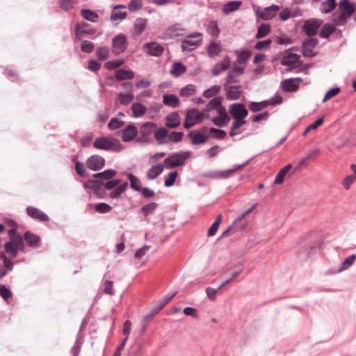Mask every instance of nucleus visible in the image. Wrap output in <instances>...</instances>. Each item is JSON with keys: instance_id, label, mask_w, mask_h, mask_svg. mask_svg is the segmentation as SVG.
Returning <instances> with one entry per match:
<instances>
[{"instance_id": "nucleus-20", "label": "nucleus", "mask_w": 356, "mask_h": 356, "mask_svg": "<svg viewBox=\"0 0 356 356\" xmlns=\"http://www.w3.org/2000/svg\"><path fill=\"white\" fill-rule=\"evenodd\" d=\"M134 99V96L133 92L128 93H119L117 96V99L115 101V105H128L130 104Z\"/></svg>"}, {"instance_id": "nucleus-32", "label": "nucleus", "mask_w": 356, "mask_h": 356, "mask_svg": "<svg viewBox=\"0 0 356 356\" xmlns=\"http://www.w3.org/2000/svg\"><path fill=\"white\" fill-rule=\"evenodd\" d=\"M131 109L133 112V115L135 118L143 116L147 112V107L140 103H134L131 105Z\"/></svg>"}, {"instance_id": "nucleus-48", "label": "nucleus", "mask_w": 356, "mask_h": 356, "mask_svg": "<svg viewBox=\"0 0 356 356\" xmlns=\"http://www.w3.org/2000/svg\"><path fill=\"white\" fill-rule=\"evenodd\" d=\"M356 260V255L352 254L348 257H346L344 261L342 262L341 267L339 268V271H343L348 269L350 267Z\"/></svg>"}, {"instance_id": "nucleus-34", "label": "nucleus", "mask_w": 356, "mask_h": 356, "mask_svg": "<svg viewBox=\"0 0 356 356\" xmlns=\"http://www.w3.org/2000/svg\"><path fill=\"white\" fill-rule=\"evenodd\" d=\"M222 50L220 42L216 40L212 41L208 47V53L210 56L215 57L218 56Z\"/></svg>"}, {"instance_id": "nucleus-28", "label": "nucleus", "mask_w": 356, "mask_h": 356, "mask_svg": "<svg viewBox=\"0 0 356 356\" xmlns=\"http://www.w3.org/2000/svg\"><path fill=\"white\" fill-rule=\"evenodd\" d=\"M241 4V1H229L228 3L224 5L222 8V12L223 13L228 15L232 12L237 10L240 8Z\"/></svg>"}, {"instance_id": "nucleus-17", "label": "nucleus", "mask_w": 356, "mask_h": 356, "mask_svg": "<svg viewBox=\"0 0 356 356\" xmlns=\"http://www.w3.org/2000/svg\"><path fill=\"white\" fill-rule=\"evenodd\" d=\"M257 204H254L252 206L251 208H250L249 209H248L244 213H243L241 216H238L237 218V219L232 223V225H230L227 229H225L221 234L220 236V238H225L228 236H229V234L233 232L234 231V226H235V224L238 222V221H241L245 216L249 215L252 211L257 207Z\"/></svg>"}, {"instance_id": "nucleus-18", "label": "nucleus", "mask_w": 356, "mask_h": 356, "mask_svg": "<svg viewBox=\"0 0 356 356\" xmlns=\"http://www.w3.org/2000/svg\"><path fill=\"white\" fill-rule=\"evenodd\" d=\"M230 66V59L229 57H225L222 60L215 65L212 70V74L214 76H217L222 72L227 70Z\"/></svg>"}, {"instance_id": "nucleus-46", "label": "nucleus", "mask_w": 356, "mask_h": 356, "mask_svg": "<svg viewBox=\"0 0 356 356\" xmlns=\"http://www.w3.org/2000/svg\"><path fill=\"white\" fill-rule=\"evenodd\" d=\"M244 68L240 66H234L228 74V81L231 82L232 79L243 73Z\"/></svg>"}, {"instance_id": "nucleus-62", "label": "nucleus", "mask_w": 356, "mask_h": 356, "mask_svg": "<svg viewBox=\"0 0 356 356\" xmlns=\"http://www.w3.org/2000/svg\"><path fill=\"white\" fill-rule=\"evenodd\" d=\"M123 124V122L120 121L118 119L113 118L111 120L108 124V127L111 130H115L120 128Z\"/></svg>"}, {"instance_id": "nucleus-47", "label": "nucleus", "mask_w": 356, "mask_h": 356, "mask_svg": "<svg viewBox=\"0 0 356 356\" xmlns=\"http://www.w3.org/2000/svg\"><path fill=\"white\" fill-rule=\"evenodd\" d=\"M270 31V26L267 24H262L257 30V33L256 34L257 38H261L267 35Z\"/></svg>"}, {"instance_id": "nucleus-13", "label": "nucleus", "mask_w": 356, "mask_h": 356, "mask_svg": "<svg viewBox=\"0 0 356 356\" xmlns=\"http://www.w3.org/2000/svg\"><path fill=\"white\" fill-rule=\"evenodd\" d=\"M277 99L273 102H269L268 101H263L260 102H250L248 107L249 109L252 112L260 111L266 108L270 104H279L282 102V97L280 96L276 97Z\"/></svg>"}, {"instance_id": "nucleus-45", "label": "nucleus", "mask_w": 356, "mask_h": 356, "mask_svg": "<svg viewBox=\"0 0 356 356\" xmlns=\"http://www.w3.org/2000/svg\"><path fill=\"white\" fill-rule=\"evenodd\" d=\"M168 136V131L165 128H159L154 133V138L159 143H165L163 140Z\"/></svg>"}, {"instance_id": "nucleus-3", "label": "nucleus", "mask_w": 356, "mask_h": 356, "mask_svg": "<svg viewBox=\"0 0 356 356\" xmlns=\"http://www.w3.org/2000/svg\"><path fill=\"white\" fill-rule=\"evenodd\" d=\"M23 248L24 241L22 237L12 238L4 245L5 251L10 259L15 258L17 255L18 250H22Z\"/></svg>"}, {"instance_id": "nucleus-27", "label": "nucleus", "mask_w": 356, "mask_h": 356, "mask_svg": "<svg viewBox=\"0 0 356 356\" xmlns=\"http://www.w3.org/2000/svg\"><path fill=\"white\" fill-rule=\"evenodd\" d=\"M24 238L26 243L32 247L38 246L40 241V237L38 235L30 232H25Z\"/></svg>"}, {"instance_id": "nucleus-40", "label": "nucleus", "mask_w": 356, "mask_h": 356, "mask_svg": "<svg viewBox=\"0 0 356 356\" xmlns=\"http://www.w3.org/2000/svg\"><path fill=\"white\" fill-rule=\"evenodd\" d=\"M164 166V163H159L154 166H152L148 171V178H156L163 172Z\"/></svg>"}, {"instance_id": "nucleus-57", "label": "nucleus", "mask_w": 356, "mask_h": 356, "mask_svg": "<svg viewBox=\"0 0 356 356\" xmlns=\"http://www.w3.org/2000/svg\"><path fill=\"white\" fill-rule=\"evenodd\" d=\"M220 90V86H213L210 88L207 89L204 92V96L207 98H210L214 95H216Z\"/></svg>"}, {"instance_id": "nucleus-54", "label": "nucleus", "mask_w": 356, "mask_h": 356, "mask_svg": "<svg viewBox=\"0 0 356 356\" xmlns=\"http://www.w3.org/2000/svg\"><path fill=\"white\" fill-rule=\"evenodd\" d=\"M109 54V49L107 47H99L96 51L97 57L102 60H106Z\"/></svg>"}, {"instance_id": "nucleus-4", "label": "nucleus", "mask_w": 356, "mask_h": 356, "mask_svg": "<svg viewBox=\"0 0 356 356\" xmlns=\"http://www.w3.org/2000/svg\"><path fill=\"white\" fill-rule=\"evenodd\" d=\"M189 156V152H183L171 155L164 160V165L167 168H172L184 164Z\"/></svg>"}, {"instance_id": "nucleus-24", "label": "nucleus", "mask_w": 356, "mask_h": 356, "mask_svg": "<svg viewBox=\"0 0 356 356\" xmlns=\"http://www.w3.org/2000/svg\"><path fill=\"white\" fill-rule=\"evenodd\" d=\"M104 183L102 179H88L84 183L85 187L92 189L99 195V191L102 188Z\"/></svg>"}, {"instance_id": "nucleus-14", "label": "nucleus", "mask_w": 356, "mask_h": 356, "mask_svg": "<svg viewBox=\"0 0 356 356\" xmlns=\"http://www.w3.org/2000/svg\"><path fill=\"white\" fill-rule=\"evenodd\" d=\"M281 64L290 67H298L300 65V56L293 53L287 54L282 58Z\"/></svg>"}, {"instance_id": "nucleus-29", "label": "nucleus", "mask_w": 356, "mask_h": 356, "mask_svg": "<svg viewBox=\"0 0 356 356\" xmlns=\"http://www.w3.org/2000/svg\"><path fill=\"white\" fill-rule=\"evenodd\" d=\"M188 136L191 138L192 143L195 145L204 143L209 137V135L200 132H191Z\"/></svg>"}, {"instance_id": "nucleus-2", "label": "nucleus", "mask_w": 356, "mask_h": 356, "mask_svg": "<svg viewBox=\"0 0 356 356\" xmlns=\"http://www.w3.org/2000/svg\"><path fill=\"white\" fill-rule=\"evenodd\" d=\"M203 35L201 33H193L188 35L181 42V49L184 51H191L197 47L200 46L202 42Z\"/></svg>"}, {"instance_id": "nucleus-33", "label": "nucleus", "mask_w": 356, "mask_h": 356, "mask_svg": "<svg viewBox=\"0 0 356 356\" xmlns=\"http://www.w3.org/2000/svg\"><path fill=\"white\" fill-rule=\"evenodd\" d=\"M207 31L213 37H218L220 33L216 21H210L206 25Z\"/></svg>"}, {"instance_id": "nucleus-31", "label": "nucleus", "mask_w": 356, "mask_h": 356, "mask_svg": "<svg viewBox=\"0 0 356 356\" xmlns=\"http://www.w3.org/2000/svg\"><path fill=\"white\" fill-rule=\"evenodd\" d=\"M241 95V90L239 86H229L227 90V97L229 100L238 99Z\"/></svg>"}, {"instance_id": "nucleus-30", "label": "nucleus", "mask_w": 356, "mask_h": 356, "mask_svg": "<svg viewBox=\"0 0 356 356\" xmlns=\"http://www.w3.org/2000/svg\"><path fill=\"white\" fill-rule=\"evenodd\" d=\"M145 47L149 50V54L154 56H160L163 51V47L156 42L147 43Z\"/></svg>"}, {"instance_id": "nucleus-6", "label": "nucleus", "mask_w": 356, "mask_h": 356, "mask_svg": "<svg viewBox=\"0 0 356 356\" xmlns=\"http://www.w3.org/2000/svg\"><path fill=\"white\" fill-rule=\"evenodd\" d=\"M323 21L317 19H312L305 21L302 30L308 35L313 36L317 33V31L322 25Z\"/></svg>"}, {"instance_id": "nucleus-63", "label": "nucleus", "mask_w": 356, "mask_h": 356, "mask_svg": "<svg viewBox=\"0 0 356 356\" xmlns=\"http://www.w3.org/2000/svg\"><path fill=\"white\" fill-rule=\"evenodd\" d=\"M143 3L141 0H131L128 6V8L131 11H136L142 8Z\"/></svg>"}, {"instance_id": "nucleus-1", "label": "nucleus", "mask_w": 356, "mask_h": 356, "mask_svg": "<svg viewBox=\"0 0 356 356\" xmlns=\"http://www.w3.org/2000/svg\"><path fill=\"white\" fill-rule=\"evenodd\" d=\"M356 8L349 0H341L339 3L338 11L332 15V21L337 26H343L355 12Z\"/></svg>"}, {"instance_id": "nucleus-37", "label": "nucleus", "mask_w": 356, "mask_h": 356, "mask_svg": "<svg viewBox=\"0 0 356 356\" xmlns=\"http://www.w3.org/2000/svg\"><path fill=\"white\" fill-rule=\"evenodd\" d=\"M282 88L286 92L296 91L298 88V84L295 79H287L282 82Z\"/></svg>"}, {"instance_id": "nucleus-8", "label": "nucleus", "mask_w": 356, "mask_h": 356, "mask_svg": "<svg viewBox=\"0 0 356 356\" xmlns=\"http://www.w3.org/2000/svg\"><path fill=\"white\" fill-rule=\"evenodd\" d=\"M318 44V40L310 38L305 40L302 45V54L305 57H312L316 55L315 48Z\"/></svg>"}, {"instance_id": "nucleus-61", "label": "nucleus", "mask_w": 356, "mask_h": 356, "mask_svg": "<svg viewBox=\"0 0 356 356\" xmlns=\"http://www.w3.org/2000/svg\"><path fill=\"white\" fill-rule=\"evenodd\" d=\"M339 92H340L339 88H332L331 90H330L329 91L327 92V93L325 94V95L323 98V102H325L328 101L331 98H332L334 96H336L337 95H338L339 93Z\"/></svg>"}, {"instance_id": "nucleus-42", "label": "nucleus", "mask_w": 356, "mask_h": 356, "mask_svg": "<svg viewBox=\"0 0 356 356\" xmlns=\"http://www.w3.org/2000/svg\"><path fill=\"white\" fill-rule=\"evenodd\" d=\"M222 216L221 214H219L215 220V222L212 224L207 232V236L211 237L216 234L217 232L218 227L222 222Z\"/></svg>"}, {"instance_id": "nucleus-44", "label": "nucleus", "mask_w": 356, "mask_h": 356, "mask_svg": "<svg viewBox=\"0 0 356 356\" xmlns=\"http://www.w3.org/2000/svg\"><path fill=\"white\" fill-rule=\"evenodd\" d=\"M81 15L85 19L92 22H97L99 17L98 15L95 11L87 9L81 10Z\"/></svg>"}, {"instance_id": "nucleus-38", "label": "nucleus", "mask_w": 356, "mask_h": 356, "mask_svg": "<svg viewBox=\"0 0 356 356\" xmlns=\"http://www.w3.org/2000/svg\"><path fill=\"white\" fill-rule=\"evenodd\" d=\"M336 25H333L331 24H325L323 26L320 33L319 36L323 38H328L332 33H334L336 30Z\"/></svg>"}, {"instance_id": "nucleus-25", "label": "nucleus", "mask_w": 356, "mask_h": 356, "mask_svg": "<svg viewBox=\"0 0 356 356\" xmlns=\"http://www.w3.org/2000/svg\"><path fill=\"white\" fill-rule=\"evenodd\" d=\"M134 72L124 69H120L115 72V79L120 81L132 79L134 78Z\"/></svg>"}, {"instance_id": "nucleus-21", "label": "nucleus", "mask_w": 356, "mask_h": 356, "mask_svg": "<svg viewBox=\"0 0 356 356\" xmlns=\"http://www.w3.org/2000/svg\"><path fill=\"white\" fill-rule=\"evenodd\" d=\"M93 145L97 149L108 150L112 149L113 144L106 138L101 137L95 140Z\"/></svg>"}, {"instance_id": "nucleus-12", "label": "nucleus", "mask_w": 356, "mask_h": 356, "mask_svg": "<svg viewBox=\"0 0 356 356\" xmlns=\"http://www.w3.org/2000/svg\"><path fill=\"white\" fill-rule=\"evenodd\" d=\"M186 33V29L180 24H175L168 27L165 31V35L170 38L182 36Z\"/></svg>"}, {"instance_id": "nucleus-64", "label": "nucleus", "mask_w": 356, "mask_h": 356, "mask_svg": "<svg viewBox=\"0 0 356 356\" xmlns=\"http://www.w3.org/2000/svg\"><path fill=\"white\" fill-rule=\"evenodd\" d=\"M124 61L122 60H111L105 63V67L108 70H113L121 66Z\"/></svg>"}, {"instance_id": "nucleus-15", "label": "nucleus", "mask_w": 356, "mask_h": 356, "mask_svg": "<svg viewBox=\"0 0 356 356\" xmlns=\"http://www.w3.org/2000/svg\"><path fill=\"white\" fill-rule=\"evenodd\" d=\"M181 124V118L177 112L174 111L165 116V125L168 128L175 129Z\"/></svg>"}, {"instance_id": "nucleus-39", "label": "nucleus", "mask_w": 356, "mask_h": 356, "mask_svg": "<svg viewBox=\"0 0 356 356\" xmlns=\"http://www.w3.org/2000/svg\"><path fill=\"white\" fill-rule=\"evenodd\" d=\"M147 20L145 18H138L134 23V31L136 35H140L145 30Z\"/></svg>"}, {"instance_id": "nucleus-53", "label": "nucleus", "mask_w": 356, "mask_h": 356, "mask_svg": "<svg viewBox=\"0 0 356 356\" xmlns=\"http://www.w3.org/2000/svg\"><path fill=\"white\" fill-rule=\"evenodd\" d=\"M116 175V171L114 170H107L100 173L93 175V178H113Z\"/></svg>"}, {"instance_id": "nucleus-52", "label": "nucleus", "mask_w": 356, "mask_h": 356, "mask_svg": "<svg viewBox=\"0 0 356 356\" xmlns=\"http://www.w3.org/2000/svg\"><path fill=\"white\" fill-rule=\"evenodd\" d=\"M104 289L103 291L104 293L110 296H113L115 293V290L113 289V282L110 280L104 281Z\"/></svg>"}, {"instance_id": "nucleus-19", "label": "nucleus", "mask_w": 356, "mask_h": 356, "mask_svg": "<svg viewBox=\"0 0 356 356\" xmlns=\"http://www.w3.org/2000/svg\"><path fill=\"white\" fill-rule=\"evenodd\" d=\"M137 129L132 124L127 126L122 132V138L123 141L127 142L133 140L137 135Z\"/></svg>"}, {"instance_id": "nucleus-26", "label": "nucleus", "mask_w": 356, "mask_h": 356, "mask_svg": "<svg viewBox=\"0 0 356 356\" xmlns=\"http://www.w3.org/2000/svg\"><path fill=\"white\" fill-rule=\"evenodd\" d=\"M163 102L165 105L175 108L179 104V99L175 95H164L163 96Z\"/></svg>"}, {"instance_id": "nucleus-51", "label": "nucleus", "mask_w": 356, "mask_h": 356, "mask_svg": "<svg viewBox=\"0 0 356 356\" xmlns=\"http://www.w3.org/2000/svg\"><path fill=\"white\" fill-rule=\"evenodd\" d=\"M127 15V13L125 11H119L113 9L111 15V19L112 21L122 20L124 19Z\"/></svg>"}, {"instance_id": "nucleus-35", "label": "nucleus", "mask_w": 356, "mask_h": 356, "mask_svg": "<svg viewBox=\"0 0 356 356\" xmlns=\"http://www.w3.org/2000/svg\"><path fill=\"white\" fill-rule=\"evenodd\" d=\"M319 153V149H315L314 150L313 152H312L307 157H305V159H302L299 163L297 165V166H296L293 170L291 171L290 175L291 176H295L296 175V172L298 171L300 168L304 165L306 162L312 159L314 156L315 155H317Z\"/></svg>"}, {"instance_id": "nucleus-11", "label": "nucleus", "mask_w": 356, "mask_h": 356, "mask_svg": "<svg viewBox=\"0 0 356 356\" xmlns=\"http://www.w3.org/2000/svg\"><path fill=\"white\" fill-rule=\"evenodd\" d=\"M218 115L212 119L213 123L218 127H224L230 121V117L228 115L225 108H218Z\"/></svg>"}, {"instance_id": "nucleus-59", "label": "nucleus", "mask_w": 356, "mask_h": 356, "mask_svg": "<svg viewBox=\"0 0 356 356\" xmlns=\"http://www.w3.org/2000/svg\"><path fill=\"white\" fill-rule=\"evenodd\" d=\"M210 134L213 135V138L223 139L226 136V132L223 130L211 128L209 130Z\"/></svg>"}, {"instance_id": "nucleus-49", "label": "nucleus", "mask_w": 356, "mask_h": 356, "mask_svg": "<svg viewBox=\"0 0 356 356\" xmlns=\"http://www.w3.org/2000/svg\"><path fill=\"white\" fill-rule=\"evenodd\" d=\"M156 207L157 204L156 202H151L143 206L141 209V212L145 216H147L149 214L152 213Z\"/></svg>"}, {"instance_id": "nucleus-60", "label": "nucleus", "mask_w": 356, "mask_h": 356, "mask_svg": "<svg viewBox=\"0 0 356 356\" xmlns=\"http://www.w3.org/2000/svg\"><path fill=\"white\" fill-rule=\"evenodd\" d=\"M184 134L182 132L173 131L170 133L168 137L170 142H179L182 140Z\"/></svg>"}, {"instance_id": "nucleus-36", "label": "nucleus", "mask_w": 356, "mask_h": 356, "mask_svg": "<svg viewBox=\"0 0 356 356\" xmlns=\"http://www.w3.org/2000/svg\"><path fill=\"white\" fill-rule=\"evenodd\" d=\"M337 6L336 0H326L322 2L321 5V11L323 13H329L332 11Z\"/></svg>"}, {"instance_id": "nucleus-23", "label": "nucleus", "mask_w": 356, "mask_h": 356, "mask_svg": "<svg viewBox=\"0 0 356 356\" xmlns=\"http://www.w3.org/2000/svg\"><path fill=\"white\" fill-rule=\"evenodd\" d=\"M246 123L247 122L245 120V119L234 120L230 128V136L233 137L241 134L242 132L241 130H240L241 127Z\"/></svg>"}, {"instance_id": "nucleus-58", "label": "nucleus", "mask_w": 356, "mask_h": 356, "mask_svg": "<svg viewBox=\"0 0 356 356\" xmlns=\"http://www.w3.org/2000/svg\"><path fill=\"white\" fill-rule=\"evenodd\" d=\"M81 51L86 53L92 52L95 49V44L88 40L83 41L81 47Z\"/></svg>"}, {"instance_id": "nucleus-41", "label": "nucleus", "mask_w": 356, "mask_h": 356, "mask_svg": "<svg viewBox=\"0 0 356 356\" xmlns=\"http://www.w3.org/2000/svg\"><path fill=\"white\" fill-rule=\"evenodd\" d=\"M222 98L221 97H216L212 99L207 105L206 111H210L213 109H217L218 112V108H223L221 106Z\"/></svg>"}, {"instance_id": "nucleus-50", "label": "nucleus", "mask_w": 356, "mask_h": 356, "mask_svg": "<svg viewBox=\"0 0 356 356\" xmlns=\"http://www.w3.org/2000/svg\"><path fill=\"white\" fill-rule=\"evenodd\" d=\"M195 86L188 84L180 90V95L182 97H188L193 95L195 92Z\"/></svg>"}, {"instance_id": "nucleus-56", "label": "nucleus", "mask_w": 356, "mask_h": 356, "mask_svg": "<svg viewBox=\"0 0 356 356\" xmlns=\"http://www.w3.org/2000/svg\"><path fill=\"white\" fill-rule=\"evenodd\" d=\"M96 211L101 213H105L111 211V207L110 205H108L106 203L101 202L98 203L95 206Z\"/></svg>"}, {"instance_id": "nucleus-16", "label": "nucleus", "mask_w": 356, "mask_h": 356, "mask_svg": "<svg viewBox=\"0 0 356 356\" xmlns=\"http://www.w3.org/2000/svg\"><path fill=\"white\" fill-rule=\"evenodd\" d=\"M26 213L32 218L37 219L42 222L48 221L49 220L47 214L33 207H28L26 208Z\"/></svg>"}, {"instance_id": "nucleus-10", "label": "nucleus", "mask_w": 356, "mask_h": 356, "mask_svg": "<svg viewBox=\"0 0 356 356\" xmlns=\"http://www.w3.org/2000/svg\"><path fill=\"white\" fill-rule=\"evenodd\" d=\"M127 47L126 37L122 35L115 36L113 40V51L115 54L122 53Z\"/></svg>"}, {"instance_id": "nucleus-22", "label": "nucleus", "mask_w": 356, "mask_h": 356, "mask_svg": "<svg viewBox=\"0 0 356 356\" xmlns=\"http://www.w3.org/2000/svg\"><path fill=\"white\" fill-rule=\"evenodd\" d=\"M186 117L188 118L192 122H195V124H198L203 120L204 118V113L193 108L188 111Z\"/></svg>"}, {"instance_id": "nucleus-7", "label": "nucleus", "mask_w": 356, "mask_h": 356, "mask_svg": "<svg viewBox=\"0 0 356 356\" xmlns=\"http://www.w3.org/2000/svg\"><path fill=\"white\" fill-rule=\"evenodd\" d=\"M280 10L278 6L272 5L269 7L264 8V10L257 9V15L259 18L264 20H270L275 17Z\"/></svg>"}, {"instance_id": "nucleus-9", "label": "nucleus", "mask_w": 356, "mask_h": 356, "mask_svg": "<svg viewBox=\"0 0 356 356\" xmlns=\"http://www.w3.org/2000/svg\"><path fill=\"white\" fill-rule=\"evenodd\" d=\"M104 159L99 155H92L86 161L87 168L94 171L102 169L104 167Z\"/></svg>"}, {"instance_id": "nucleus-55", "label": "nucleus", "mask_w": 356, "mask_h": 356, "mask_svg": "<svg viewBox=\"0 0 356 356\" xmlns=\"http://www.w3.org/2000/svg\"><path fill=\"white\" fill-rule=\"evenodd\" d=\"M251 56V51L249 50H244L241 51L237 56V61L239 63H245L248 61Z\"/></svg>"}, {"instance_id": "nucleus-43", "label": "nucleus", "mask_w": 356, "mask_h": 356, "mask_svg": "<svg viewBox=\"0 0 356 356\" xmlns=\"http://www.w3.org/2000/svg\"><path fill=\"white\" fill-rule=\"evenodd\" d=\"M186 70V67L181 63H174L170 69V73L175 76H179Z\"/></svg>"}, {"instance_id": "nucleus-5", "label": "nucleus", "mask_w": 356, "mask_h": 356, "mask_svg": "<svg viewBox=\"0 0 356 356\" xmlns=\"http://www.w3.org/2000/svg\"><path fill=\"white\" fill-rule=\"evenodd\" d=\"M229 112L234 120L245 119L248 111L243 104L234 103L229 107Z\"/></svg>"}]
</instances>
